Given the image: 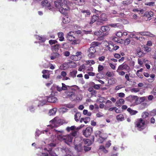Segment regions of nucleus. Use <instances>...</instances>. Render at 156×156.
I'll return each instance as SVG.
<instances>
[{"mask_svg":"<svg viewBox=\"0 0 156 156\" xmlns=\"http://www.w3.org/2000/svg\"><path fill=\"white\" fill-rule=\"evenodd\" d=\"M82 53L80 51H78L76 53L75 55H72L71 57V58L75 61L80 60L82 58Z\"/></svg>","mask_w":156,"mask_h":156,"instance_id":"6e6552de","label":"nucleus"},{"mask_svg":"<svg viewBox=\"0 0 156 156\" xmlns=\"http://www.w3.org/2000/svg\"><path fill=\"white\" fill-rule=\"evenodd\" d=\"M62 86L60 87L58 85H53L51 87V89L52 90H54L55 89L58 91H61L62 90H65L67 89L66 85L64 83H62Z\"/></svg>","mask_w":156,"mask_h":156,"instance_id":"0eeeda50","label":"nucleus"},{"mask_svg":"<svg viewBox=\"0 0 156 156\" xmlns=\"http://www.w3.org/2000/svg\"><path fill=\"white\" fill-rule=\"evenodd\" d=\"M82 99V96L81 95H75L74 97L71 98L72 100L73 101H79L81 100Z\"/></svg>","mask_w":156,"mask_h":156,"instance_id":"b1692460","label":"nucleus"},{"mask_svg":"<svg viewBox=\"0 0 156 156\" xmlns=\"http://www.w3.org/2000/svg\"><path fill=\"white\" fill-rule=\"evenodd\" d=\"M98 20H99V15L98 14L97 15H94L92 17L91 21L90 22V24H92L93 23Z\"/></svg>","mask_w":156,"mask_h":156,"instance_id":"dca6fc26","label":"nucleus"},{"mask_svg":"<svg viewBox=\"0 0 156 156\" xmlns=\"http://www.w3.org/2000/svg\"><path fill=\"white\" fill-rule=\"evenodd\" d=\"M36 37L37 39L43 42H44L46 40V39L45 38L39 36L38 35H36Z\"/></svg>","mask_w":156,"mask_h":156,"instance_id":"4c0bfd02","label":"nucleus"},{"mask_svg":"<svg viewBox=\"0 0 156 156\" xmlns=\"http://www.w3.org/2000/svg\"><path fill=\"white\" fill-rule=\"evenodd\" d=\"M67 38L68 40L70 41H72L75 39V37L74 36H71L69 35L67 36Z\"/></svg>","mask_w":156,"mask_h":156,"instance_id":"09e8293b","label":"nucleus"},{"mask_svg":"<svg viewBox=\"0 0 156 156\" xmlns=\"http://www.w3.org/2000/svg\"><path fill=\"white\" fill-rule=\"evenodd\" d=\"M52 54L56 58L59 57L60 55L57 52H53Z\"/></svg>","mask_w":156,"mask_h":156,"instance_id":"5fc2aeb1","label":"nucleus"},{"mask_svg":"<svg viewBox=\"0 0 156 156\" xmlns=\"http://www.w3.org/2000/svg\"><path fill=\"white\" fill-rule=\"evenodd\" d=\"M130 39L129 38H127L125 40L124 44L125 45H127L130 43Z\"/></svg>","mask_w":156,"mask_h":156,"instance_id":"4d7b16f0","label":"nucleus"},{"mask_svg":"<svg viewBox=\"0 0 156 156\" xmlns=\"http://www.w3.org/2000/svg\"><path fill=\"white\" fill-rule=\"evenodd\" d=\"M42 77L44 78L47 79L49 77V73H48L46 74H43L42 75Z\"/></svg>","mask_w":156,"mask_h":156,"instance_id":"0e129e2a","label":"nucleus"},{"mask_svg":"<svg viewBox=\"0 0 156 156\" xmlns=\"http://www.w3.org/2000/svg\"><path fill=\"white\" fill-rule=\"evenodd\" d=\"M149 115V113L147 112H143L142 114V116L144 119H145Z\"/></svg>","mask_w":156,"mask_h":156,"instance_id":"a19ab883","label":"nucleus"},{"mask_svg":"<svg viewBox=\"0 0 156 156\" xmlns=\"http://www.w3.org/2000/svg\"><path fill=\"white\" fill-rule=\"evenodd\" d=\"M72 42V44H78L80 43V41L79 40H75V39L73 40Z\"/></svg>","mask_w":156,"mask_h":156,"instance_id":"de8ad7c7","label":"nucleus"},{"mask_svg":"<svg viewBox=\"0 0 156 156\" xmlns=\"http://www.w3.org/2000/svg\"><path fill=\"white\" fill-rule=\"evenodd\" d=\"M57 42V41L55 40H51L49 41V43L51 45L55 44Z\"/></svg>","mask_w":156,"mask_h":156,"instance_id":"864d4df0","label":"nucleus"},{"mask_svg":"<svg viewBox=\"0 0 156 156\" xmlns=\"http://www.w3.org/2000/svg\"><path fill=\"white\" fill-rule=\"evenodd\" d=\"M86 69L87 71H92L93 70V68L91 66V65H90L86 68Z\"/></svg>","mask_w":156,"mask_h":156,"instance_id":"69168bd1","label":"nucleus"},{"mask_svg":"<svg viewBox=\"0 0 156 156\" xmlns=\"http://www.w3.org/2000/svg\"><path fill=\"white\" fill-rule=\"evenodd\" d=\"M133 11L134 12H140V13L141 14H143L144 12V10L143 9H133Z\"/></svg>","mask_w":156,"mask_h":156,"instance_id":"a18cd8bd","label":"nucleus"},{"mask_svg":"<svg viewBox=\"0 0 156 156\" xmlns=\"http://www.w3.org/2000/svg\"><path fill=\"white\" fill-rule=\"evenodd\" d=\"M139 89L138 88H133L131 90V91L132 92L136 93L139 91Z\"/></svg>","mask_w":156,"mask_h":156,"instance_id":"e2e57ef3","label":"nucleus"},{"mask_svg":"<svg viewBox=\"0 0 156 156\" xmlns=\"http://www.w3.org/2000/svg\"><path fill=\"white\" fill-rule=\"evenodd\" d=\"M93 132V129L90 127H87L83 132V135L86 137L90 136Z\"/></svg>","mask_w":156,"mask_h":156,"instance_id":"1a4fd4ad","label":"nucleus"},{"mask_svg":"<svg viewBox=\"0 0 156 156\" xmlns=\"http://www.w3.org/2000/svg\"><path fill=\"white\" fill-rule=\"evenodd\" d=\"M150 114L151 115L154 116L156 115V109H153L150 112Z\"/></svg>","mask_w":156,"mask_h":156,"instance_id":"13d9d810","label":"nucleus"},{"mask_svg":"<svg viewBox=\"0 0 156 156\" xmlns=\"http://www.w3.org/2000/svg\"><path fill=\"white\" fill-rule=\"evenodd\" d=\"M145 15H146L147 17L149 18L150 17L152 16L153 15V13L152 11L149 12H146L145 13Z\"/></svg>","mask_w":156,"mask_h":156,"instance_id":"ea45409f","label":"nucleus"},{"mask_svg":"<svg viewBox=\"0 0 156 156\" xmlns=\"http://www.w3.org/2000/svg\"><path fill=\"white\" fill-rule=\"evenodd\" d=\"M90 2L93 6H96L98 5V2L95 0H90Z\"/></svg>","mask_w":156,"mask_h":156,"instance_id":"c03bdc74","label":"nucleus"},{"mask_svg":"<svg viewBox=\"0 0 156 156\" xmlns=\"http://www.w3.org/2000/svg\"><path fill=\"white\" fill-rule=\"evenodd\" d=\"M154 4V2H148L145 3V5L149 6H153Z\"/></svg>","mask_w":156,"mask_h":156,"instance_id":"49530a36","label":"nucleus"},{"mask_svg":"<svg viewBox=\"0 0 156 156\" xmlns=\"http://www.w3.org/2000/svg\"><path fill=\"white\" fill-rule=\"evenodd\" d=\"M76 143H74L75 145V148L77 151H81L83 150V145L81 144H76Z\"/></svg>","mask_w":156,"mask_h":156,"instance_id":"2eb2a0df","label":"nucleus"},{"mask_svg":"<svg viewBox=\"0 0 156 156\" xmlns=\"http://www.w3.org/2000/svg\"><path fill=\"white\" fill-rule=\"evenodd\" d=\"M58 36L59 38V40L60 41H62L64 40L63 33L62 32H59L58 33Z\"/></svg>","mask_w":156,"mask_h":156,"instance_id":"7c9ffc66","label":"nucleus"},{"mask_svg":"<svg viewBox=\"0 0 156 156\" xmlns=\"http://www.w3.org/2000/svg\"><path fill=\"white\" fill-rule=\"evenodd\" d=\"M127 111L131 115H135L138 113L137 111L132 109L130 108H128L127 109Z\"/></svg>","mask_w":156,"mask_h":156,"instance_id":"cd10ccee","label":"nucleus"},{"mask_svg":"<svg viewBox=\"0 0 156 156\" xmlns=\"http://www.w3.org/2000/svg\"><path fill=\"white\" fill-rule=\"evenodd\" d=\"M55 6L59 9V11L63 14H66L67 11L69 9L67 2L65 0H59L57 2L54 1Z\"/></svg>","mask_w":156,"mask_h":156,"instance_id":"f257e3e1","label":"nucleus"},{"mask_svg":"<svg viewBox=\"0 0 156 156\" xmlns=\"http://www.w3.org/2000/svg\"><path fill=\"white\" fill-rule=\"evenodd\" d=\"M129 66L126 64L123 63L119 66L116 70L118 72V70H125L128 71L129 70Z\"/></svg>","mask_w":156,"mask_h":156,"instance_id":"9d476101","label":"nucleus"},{"mask_svg":"<svg viewBox=\"0 0 156 156\" xmlns=\"http://www.w3.org/2000/svg\"><path fill=\"white\" fill-rule=\"evenodd\" d=\"M136 34L137 35H140L141 36H146V31H141L136 32Z\"/></svg>","mask_w":156,"mask_h":156,"instance_id":"79ce46f5","label":"nucleus"},{"mask_svg":"<svg viewBox=\"0 0 156 156\" xmlns=\"http://www.w3.org/2000/svg\"><path fill=\"white\" fill-rule=\"evenodd\" d=\"M38 99L39 100V101L38 105V106H43L45 105L47 101V100H46V98L41 100L40 98H39Z\"/></svg>","mask_w":156,"mask_h":156,"instance_id":"f3484780","label":"nucleus"},{"mask_svg":"<svg viewBox=\"0 0 156 156\" xmlns=\"http://www.w3.org/2000/svg\"><path fill=\"white\" fill-rule=\"evenodd\" d=\"M104 67L103 66L101 65H99L98 67V72H100L103 69Z\"/></svg>","mask_w":156,"mask_h":156,"instance_id":"3c124183","label":"nucleus"},{"mask_svg":"<svg viewBox=\"0 0 156 156\" xmlns=\"http://www.w3.org/2000/svg\"><path fill=\"white\" fill-rule=\"evenodd\" d=\"M81 116V113L79 112H76L74 115V119L76 122L79 121Z\"/></svg>","mask_w":156,"mask_h":156,"instance_id":"a878e982","label":"nucleus"},{"mask_svg":"<svg viewBox=\"0 0 156 156\" xmlns=\"http://www.w3.org/2000/svg\"><path fill=\"white\" fill-rule=\"evenodd\" d=\"M89 146L83 145V147H84V149L85 151H87L90 149V147H88Z\"/></svg>","mask_w":156,"mask_h":156,"instance_id":"6e6d98bb","label":"nucleus"},{"mask_svg":"<svg viewBox=\"0 0 156 156\" xmlns=\"http://www.w3.org/2000/svg\"><path fill=\"white\" fill-rule=\"evenodd\" d=\"M44 132H45L46 133L48 132V133L49 134H50V133L48 129H46L44 130ZM42 132V133H44V131H43L42 132H41L39 130H37L36 133H35V136H38L39 135H40V134Z\"/></svg>","mask_w":156,"mask_h":156,"instance_id":"c85d7f7f","label":"nucleus"},{"mask_svg":"<svg viewBox=\"0 0 156 156\" xmlns=\"http://www.w3.org/2000/svg\"><path fill=\"white\" fill-rule=\"evenodd\" d=\"M127 100L131 102H133L134 101H137L138 100L137 96H136L130 95L127 98Z\"/></svg>","mask_w":156,"mask_h":156,"instance_id":"f8f14e48","label":"nucleus"},{"mask_svg":"<svg viewBox=\"0 0 156 156\" xmlns=\"http://www.w3.org/2000/svg\"><path fill=\"white\" fill-rule=\"evenodd\" d=\"M137 56L139 57H143L144 55V53L141 51L140 49L137 50Z\"/></svg>","mask_w":156,"mask_h":156,"instance_id":"c756f323","label":"nucleus"},{"mask_svg":"<svg viewBox=\"0 0 156 156\" xmlns=\"http://www.w3.org/2000/svg\"><path fill=\"white\" fill-rule=\"evenodd\" d=\"M66 89L63 94V95L66 97H69L70 99L73 97H75V92L77 90H80L79 88L76 85H74L72 86L66 85Z\"/></svg>","mask_w":156,"mask_h":156,"instance_id":"f03ea898","label":"nucleus"},{"mask_svg":"<svg viewBox=\"0 0 156 156\" xmlns=\"http://www.w3.org/2000/svg\"><path fill=\"white\" fill-rule=\"evenodd\" d=\"M69 67L74 68L76 66V64L73 62H69Z\"/></svg>","mask_w":156,"mask_h":156,"instance_id":"58836bf2","label":"nucleus"},{"mask_svg":"<svg viewBox=\"0 0 156 156\" xmlns=\"http://www.w3.org/2000/svg\"><path fill=\"white\" fill-rule=\"evenodd\" d=\"M125 101L122 98L119 99L117 100L116 102V105L117 106H119L123 104L124 103Z\"/></svg>","mask_w":156,"mask_h":156,"instance_id":"4be33fe9","label":"nucleus"},{"mask_svg":"<svg viewBox=\"0 0 156 156\" xmlns=\"http://www.w3.org/2000/svg\"><path fill=\"white\" fill-rule=\"evenodd\" d=\"M64 150L65 152L66 153V154H69L70 153V150L68 148L66 147L65 148H64Z\"/></svg>","mask_w":156,"mask_h":156,"instance_id":"603ef678","label":"nucleus"},{"mask_svg":"<svg viewBox=\"0 0 156 156\" xmlns=\"http://www.w3.org/2000/svg\"><path fill=\"white\" fill-rule=\"evenodd\" d=\"M136 126L140 130L144 129L146 126L145 120L141 119H137L136 122Z\"/></svg>","mask_w":156,"mask_h":156,"instance_id":"20e7f679","label":"nucleus"},{"mask_svg":"<svg viewBox=\"0 0 156 156\" xmlns=\"http://www.w3.org/2000/svg\"><path fill=\"white\" fill-rule=\"evenodd\" d=\"M84 123L87 124L90 121V118L89 117H87L84 118Z\"/></svg>","mask_w":156,"mask_h":156,"instance_id":"680f3d73","label":"nucleus"},{"mask_svg":"<svg viewBox=\"0 0 156 156\" xmlns=\"http://www.w3.org/2000/svg\"><path fill=\"white\" fill-rule=\"evenodd\" d=\"M75 3L79 5H82L84 3V0H75Z\"/></svg>","mask_w":156,"mask_h":156,"instance_id":"72a5a7b5","label":"nucleus"},{"mask_svg":"<svg viewBox=\"0 0 156 156\" xmlns=\"http://www.w3.org/2000/svg\"><path fill=\"white\" fill-rule=\"evenodd\" d=\"M60 47V45L56 44L51 46V49L53 52H57L59 48Z\"/></svg>","mask_w":156,"mask_h":156,"instance_id":"393cba45","label":"nucleus"},{"mask_svg":"<svg viewBox=\"0 0 156 156\" xmlns=\"http://www.w3.org/2000/svg\"><path fill=\"white\" fill-rule=\"evenodd\" d=\"M76 73L75 72L73 71L70 72V75L72 77H74L76 76Z\"/></svg>","mask_w":156,"mask_h":156,"instance_id":"774afa93","label":"nucleus"},{"mask_svg":"<svg viewBox=\"0 0 156 156\" xmlns=\"http://www.w3.org/2000/svg\"><path fill=\"white\" fill-rule=\"evenodd\" d=\"M61 75L62 76V80H70V79L69 77L66 76V75H67V73L66 72L62 71L61 73Z\"/></svg>","mask_w":156,"mask_h":156,"instance_id":"5701e85b","label":"nucleus"},{"mask_svg":"<svg viewBox=\"0 0 156 156\" xmlns=\"http://www.w3.org/2000/svg\"><path fill=\"white\" fill-rule=\"evenodd\" d=\"M41 5L43 7H44L47 9H50L51 5L47 0L43 1L41 2Z\"/></svg>","mask_w":156,"mask_h":156,"instance_id":"9b49d317","label":"nucleus"},{"mask_svg":"<svg viewBox=\"0 0 156 156\" xmlns=\"http://www.w3.org/2000/svg\"><path fill=\"white\" fill-rule=\"evenodd\" d=\"M77 132V131L75 130L74 131H73V132L70 134L71 135V136L73 137V136H76Z\"/></svg>","mask_w":156,"mask_h":156,"instance_id":"338daca9","label":"nucleus"},{"mask_svg":"<svg viewBox=\"0 0 156 156\" xmlns=\"http://www.w3.org/2000/svg\"><path fill=\"white\" fill-rule=\"evenodd\" d=\"M105 134L99 131H96L95 133V136L97 137H102L104 136Z\"/></svg>","mask_w":156,"mask_h":156,"instance_id":"aec40b11","label":"nucleus"},{"mask_svg":"<svg viewBox=\"0 0 156 156\" xmlns=\"http://www.w3.org/2000/svg\"><path fill=\"white\" fill-rule=\"evenodd\" d=\"M105 140V138L104 136H103L102 137H99L98 140V141L100 143H102L104 140Z\"/></svg>","mask_w":156,"mask_h":156,"instance_id":"8fccbe9b","label":"nucleus"},{"mask_svg":"<svg viewBox=\"0 0 156 156\" xmlns=\"http://www.w3.org/2000/svg\"><path fill=\"white\" fill-rule=\"evenodd\" d=\"M73 137L71 135L68 134L66 135H63L62 134L58 135L57 136V138L59 140L63 141L64 142L70 146L72 144Z\"/></svg>","mask_w":156,"mask_h":156,"instance_id":"7ed1b4c3","label":"nucleus"},{"mask_svg":"<svg viewBox=\"0 0 156 156\" xmlns=\"http://www.w3.org/2000/svg\"><path fill=\"white\" fill-rule=\"evenodd\" d=\"M143 48L144 51L147 52H150L151 51V49L150 47H148L146 45L144 46Z\"/></svg>","mask_w":156,"mask_h":156,"instance_id":"f704fd0d","label":"nucleus"},{"mask_svg":"<svg viewBox=\"0 0 156 156\" xmlns=\"http://www.w3.org/2000/svg\"><path fill=\"white\" fill-rule=\"evenodd\" d=\"M76 128V126H72L70 127H67L66 129V130L68 131L69 132L70 130H72L73 131H74L75 130V129Z\"/></svg>","mask_w":156,"mask_h":156,"instance_id":"c9c22d12","label":"nucleus"},{"mask_svg":"<svg viewBox=\"0 0 156 156\" xmlns=\"http://www.w3.org/2000/svg\"><path fill=\"white\" fill-rule=\"evenodd\" d=\"M109 26L112 27H118L120 29L122 28V26L119 23H113L109 24Z\"/></svg>","mask_w":156,"mask_h":156,"instance_id":"6ab92c4d","label":"nucleus"},{"mask_svg":"<svg viewBox=\"0 0 156 156\" xmlns=\"http://www.w3.org/2000/svg\"><path fill=\"white\" fill-rule=\"evenodd\" d=\"M116 34L117 37H121L122 35V33L120 31H119L116 33Z\"/></svg>","mask_w":156,"mask_h":156,"instance_id":"bf43d9fd","label":"nucleus"},{"mask_svg":"<svg viewBox=\"0 0 156 156\" xmlns=\"http://www.w3.org/2000/svg\"><path fill=\"white\" fill-rule=\"evenodd\" d=\"M99 20L103 21H107L108 19L106 14L102 13L101 14L100 17H99Z\"/></svg>","mask_w":156,"mask_h":156,"instance_id":"a211bd4d","label":"nucleus"},{"mask_svg":"<svg viewBox=\"0 0 156 156\" xmlns=\"http://www.w3.org/2000/svg\"><path fill=\"white\" fill-rule=\"evenodd\" d=\"M50 122H51L52 124L48 126L51 128L54 126H57L62 124L61 119L57 117H55Z\"/></svg>","mask_w":156,"mask_h":156,"instance_id":"39448f33","label":"nucleus"},{"mask_svg":"<svg viewBox=\"0 0 156 156\" xmlns=\"http://www.w3.org/2000/svg\"><path fill=\"white\" fill-rule=\"evenodd\" d=\"M146 36L153 37L155 36V35L149 31H146Z\"/></svg>","mask_w":156,"mask_h":156,"instance_id":"37998d69","label":"nucleus"},{"mask_svg":"<svg viewBox=\"0 0 156 156\" xmlns=\"http://www.w3.org/2000/svg\"><path fill=\"white\" fill-rule=\"evenodd\" d=\"M96 52V49L94 46L90 47L87 50L88 56L90 58L94 57V53Z\"/></svg>","mask_w":156,"mask_h":156,"instance_id":"423d86ee","label":"nucleus"},{"mask_svg":"<svg viewBox=\"0 0 156 156\" xmlns=\"http://www.w3.org/2000/svg\"><path fill=\"white\" fill-rule=\"evenodd\" d=\"M61 67L64 70L69 68V62L65 63H63L62 64V66H61Z\"/></svg>","mask_w":156,"mask_h":156,"instance_id":"2f4dec72","label":"nucleus"},{"mask_svg":"<svg viewBox=\"0 0 156 156\" xmlns=\"http://www.w3.org/2000/svg\"><path fill=\"white\" fill-rule=\"evenodd\" d=\"M47 101L48 102L55 103L57 100V98L54 96H50L46 98Z\"/></svg>","mask_w":156,"mask_h":156,"instance_id":"4468645a","label":"nucleus"},{"mask_svg":"<svg viewBox=\"0 0 156 156\" xmlns=\"http://www.w3.org/2000/svg\"><path fill=\"white\" fill-rule=\"evenodd\" d=\"M124 86L122 85H119L115 87V90H118L119 89L124 87Z\"/></svg>","mask_w":156,"mask_h":156,"instance_id":"052dcab7","label":"nucleus"},{"mask_svg":"<svg viewBox=\"0 0 156 156\" xmlns=\"http://www.w3.org/2000/svg\"><path fill=\"white\" fill-rule=\"evenodd\" d=\"M49 154L50 155H48V154H45L43 153H41L40 154H37V156H55L56 154L53 153L51 151H50L49 152Z\"/></svg>","mask_w":156,"mask_h":156,"instance_id":"412c9836","label":"nucleus"},{"mask_svg":"<svg viewBox=\"0 0 156 156\" xmlns=\"http://www.w3.org/2000/svg\"><path fill=\"white\" fill-rule=\"evenodd\" d=\"M81 144L83 146V145L90 146L91 144V142L89 139H84L82 141Z\"/></svg>","mask_w":156,"mask_h":156,"instance_id":"ddd939ff","label":"nucleus"},{"mask_svg":"<svg viewBox=\"0 0 156 156\" xmlns=\"http://www.w3.org/2000/svg\"><path fill=\"white\" fill-rule=\"evenodd\" d=\"M57 111V108H55L50 110L49 111L48 114L50 115H52L55 114Z\"/></svg>","mask_w":156,"mask_h":156,"instance_id":"bb28decb","label":"nucleus"},{"mask_svg":"<svg viewBox=\"0 0 156 156\" xmlns=\"http://www.w3.org/2000/svg\"><path fill=\"white\" fill-rule=\"evenodd\" d=\"M116 118L119 121H122L124 119V116L122 114H120L117 116Z\"/></svg>","mask_w":156,"mask_h":156,"instance_id":"e433bc0d","label":"nucleus"},{"mask_svg":"<svg viewBox=\"0 0 156 156\" xmlns=\"http://www.w3.org/2000/svg\"><path fill=\"white\" fill-rule=\"evenodd\" d=\"M101 29L103 32L108 31L109 30V27L108 26H102Z\"/></svg>","mask_w":156,"mask_h":156,"instance_id":"473e14b6","label":"nucleus"}]
</instances>
